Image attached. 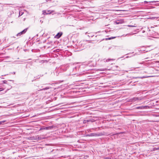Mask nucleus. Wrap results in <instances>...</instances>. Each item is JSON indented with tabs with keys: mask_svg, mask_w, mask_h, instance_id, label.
<instances>
[{
	"mask_svg": "<svg viewBox=\"0 0 159 159\" xmlns=\"http://www.w3.org/2000/svg\"><path fill=\"white\" fill-rule=\"evenodd\" d=\"M103 135L102 133H99L97 134L96 133H92L88 135L87 136H99Z\"/></svg>",
	"mask_w": 159,
	"mask_h": 159,
	"instance_id": "nucleus-1",
	"label": "nucleus"
},
{
	"mask_svg": "<svg viewBox=\"0 0 159 159\" xmlns=\"http://www.w3.org/2000/svg\"><path fill=\"white\" fill-rule=\"evenodd\" d=\"M53 12V11H51L48 10H43V14L44 15H46L48 14H50Z\"/></svg>",
	"mask_w": 159,
	"mask_h": 159,
	"instance_id": "nucleus-2",
	"label": "nucleus"
},
{
	"mask_svg": "<svg viewBox=\"0 0 159 159\" xmlns=\"http://www.w3.org/2000/svg\"><path fill=\"white\" fill-rule=\"evenodd\" d=\"M28 29V28H26L24 29V30L21 31V32L18 33L16 34L17 36H20L21 35L24 34L27 31V30Z\"/></svg>",
	"mask_w": 159,
	"mask_h": 159,
	"instance_id": "nucleus-3",
	"label": "nucleus"
},
{
	"mask_svg": "<svg viewBox=\"0 0 159 159\" xmlns=\"http://www.w3.org/2000/svg\"><path fill=\"white\" fill-rule=\"evenodd\" d=\"M62 32L58 33V34L56 35V37L57 38H59L62 35Z\"/></svg>",
	"mask_w": 159,
	"mask_h": 159,
	"instance_id": "nucleus-4",
	"label": "nucleus"
},
{
	"mask_svg": "<svg viewBox=\"0 0 159 159\" xmlns=\"http://www.w3.org/2000/svg\"><path fill=\"white\" fill-rule=\"evenodd\" d=\"M146 106H142V107H136V109H143L145 108Z\"/></svg>",
	"mask_w": 159,
	"mask_h": 159,
	"instance_id": "nucleus-5",
	"label": "nucleus"
},
{
	"mask_svg": "<svg viewBox=\"0 0 159 159\" xmlns=\"http://www.w3.org/2000/svg\"><path fill=\"white\" fill-rule=\"evenodd\" d=\"M88 122H93L95 121V120L93 119H89L87 120Z\"/></svg>",
	"mask_w": 159,
	"mask_h": 159,
	"instance_id": "nucleus-6",
	"label": "nucleus"
},
{
	"mask_svg": "<svg viewBox=\"0 0 159 159\" xmlns=\"http://www.w3.org/2000/svg\"><path fill=\"white\" fill-rule=\"evenodd\" d=\"M111 60H114V59H108L107 60H106V62H107V61H111Z\"/></svg>",
	"mask_w": 159,
	"mask_h": 159,
	"instance_id": "nucleus-7",
	"label": "nucleus"
},
{
	"mask_svg": "<svg viewBox=\"0 0 159 159\" xmlns=\"http://www.w3.org/2000/svg\"><path fill=\"white\" fill-rule=\"evenodd\" d=\"M98 70H100V71H104V70H106V69H105V68L100 69H98Z\"/></svg>",
	"mask_w": 159,
	"mask_h": 159,
	"instance_id": "nucleus-8",
	"label": "nucleus"
},
{
	"mask_svg": "<svg viewBox=\"0 0 159 159\" xmlns=\"http://www.w3.org/2000/svg\"><path fill=\"white\" fill-rule=\"evenodd\" d=\"M6 121L4 120L3 121H0V125L2 124V123L5 122Z\"/></svg>",
	"mask_w": 159,
	"mask_h": 159,
	"instance_id": "nucleus-9",
	"label": "nucleus"
},
{
	"mask_svg": "<svg viewBox=\"0 0 159 159\" xmlns=\"http://www.w3.org/2000/svg\"><path fill=\"white\" fill-rule=\"evenodd\" d=\"M3 82L4 84H6L7 82V81L6 80H4L3 81Z\"/></svg>",
	"mask_w": 159,
	"mask_h": 159,
	"instance_id": "nucleus-10",
	"label": "nucleus"
},
{
	"mask_svg": "<svg viewBox=\"0 0 159 159\" xmlns=\"http://www.w3.org/2000/svg\"><path fill=\"white\" fill-rule=\"evenodd\" d=\"M4 90V89L2 88H0V91H2Z\"/></svg>",
	"mask_w": 159,
	"mask_h": 159,
	"instance_id": "nucleus-11",
	"label": "nucleus"
},
{
	"mask_svg": "<svg viewBox=\"0 0 159 159\" xmlns=\"http://www.w3.org/2000/svg\"><path fill=\"white\" fill-rule=\"evenodd\" d=\"M115 37H112L111 38H109L108 39H113L115 38Z\"/></svg>",
	"mask_w": 159,
	"mask_h": 159,
	"instance_id": "nucleus-12",
	"label": "nucleus"
},
{
	"mask_svg": "<svg viewBox=\"0 0 159 159\" xmlns=\"http://www.w3.org/2000/svg\"><path fill=\"white\" fill-rule=\"evenodd\" d=\"M156 148V150H159V147H158V148ZM154 150H156V149H155Z\"/></svg>",
	"mask_w": 159,
	"mask_h": 159,
	"instance_id": "nucleus-13",
	"label": "nucleus"
},
{
	"mask_svg": "<svg viewBox=\"0 0 159 159\" xmlns=\"http://www.w3.org/2000/svg\"><path fill=\"white\" fill-rule=\"evenodd\" d=\"M119 23H120V22H119V21H118V22H117V21H116V24H119Z\"/></svg>",
	"mask_w": 159,
	"mask_h": 159,
	"instance_id": "nucleus-14",
	"label": "nucleus"
},
{
	"mask_svg": "<svg viewBox=\"0 0 159 159\" xmlns=\"http://www.w3.org/2000/svg\"><path fill=\"white\" fill-rule=\"evenodd\" d=\"M148 2H147V1H144V3H148Z\"/></svg>",
	"mask_w": 159,
	"mask_h": 159,
	"instance_id": "nucleus-15",
	"label": "nucleus"
},
{
	"mask_svg": "<svg viewBox=\"0 0 159 159\" xmlns=\"http://www.w3.org/2000/svg\"><path fill=\"white\" fill-rule=\"evenodd\" d=\"M106 159H109V158L108 157H106L105 158Z\"/></svg>",
	"mask_w": 159,
	"mask_h": 159,
	"instance_id": "nucleus-16",
	"label": "nucleus"
},
{
	"mask_svg": "<svg viewBox=\"0 0 159 159\" xmlns=\"http://www.w3.org/2000/svg\"><path fill=\"white\" fill-rule=\"evenodd\" d=\"M154 2V1H152V2Z\"/></svg>",
	"mask_w": 159,
	"mask_h": 159,
	"instance_id": "nucleus-17",
	"label": "nucleus"
},
{
	"mask_svg": "<svg viewBox=\"0 0 159 159\" xmlns=\"http://www.w3.org/2000/svg\"><path fill=\"white\" fill-rule=\"evenodd\" d=\"M139 64H142V63L140 62V63H139Z\"/></svg>",
	"mask_w": 159,
	"mask_h": 159,
	"instance_id": "nucleus-18",
	"label": "nucleus"
},
{
	"mask_svg": "<svg viewBox=\"0 0 159 159\" xmlns=\"http://www.w3.org/2000/svg\"><path fill=\"white\" fill-rule=\"evenodd\" d=\"M13 73H14V74H15V72H14Z\"/></svg>",
	"mask_w": 159,
	"mask_h": 159,
	"instance_id": "nucleus-19",
	"label": "nucleus"
},
{
	"mask_svg": "<svg viewBox=\"0 0 159 159\" xmlns=\"http://www.w3.org/2000/svg\"><path fill=\"white\" fill-rule=\"evenodd\" d=\"M136 99H138V98H135Z\"/></svg>",
	"mask_w": 159,
	"mask_h": 159,
	"instance_id": "nucleus-20",
	"label": "nucleus"
}]
</instances>
